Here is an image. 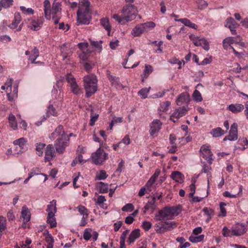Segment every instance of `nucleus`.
<instances>
[{"mask_svg": "<svg viewBox=\"0 0 248 248\" xmlns=\"http://www.w3.org/2000/svg\"><path fill=\"white\" fill-rule=\"evenodd\" d=\"M181 117V115L178 112V111L175 109V111L173 113V114L171 115L170 120L172 122L175 123L178 121V120Z\"/></svg>", "mask_w": 248, "mask_h": 248, "instance_id": "51", "label": "nucleus"}, {"mask_svg": "<svg viewBox=\"0 0 248 248\" xmlns=\"http://www.w3.org/2000/svg\"><path fill=\"white\" fill-rule=\"evenodd\" d=\"M61 55L63 60L67 59L73 53L72 48L70 47V44L64 43L60 46Z\"/></svg>", "mask_w": 248, "mask_h": 248, "instance_id": "11", "label": "nucleus"}, {"mask_svg": "<svg viewBox=\"0 0 248 248\" xmlns=\"http://www.w3.org/2000/svg\"><path fill=\"white\" fill-rule=\"evenodd\" d=\"M195 46H202L203 48L206 51L209 49V42L203 38L200 39L199 42H196L195 43Z\"/></svg>", "mask_w": 248, "mask_h": 248, "instance_id": "23", "label": "nucleus"}, {"mask_svg": "<svg viewBox=\"0 0 248 248\" xmlns=\"http://www.w3.org/2000/svg\"><path fill=\"white\" fill-rule=\"evenodd\" d=\"M237 139V124L236 123H233L231 126L229 131V135L226 136L223 140H229L230 141L236 140Z\"/></svg>", "mask_w": 248, "mask_h": 248, "instance_id": "9", "label": "nucleus"}, {"mask_svg": "<svg viewBox=\"0 0 248 248\" xmlns=\"http://www.w3.org/2000/svg\"><path fill=\"white\" fill-rule=\"evenodd\" d=\"M153 68L150 65H145V69L143 71L144 77L147 78L152 72Z\"/></svg>", "mask_w": 248, "mask_h": 248, "instance_id": "54", "label": "nucleus"}, {"mask_svg": "<svg viewBox=\"0 0 248 248\" xmlns=\"http://www.w3.org/2000/svg\"><path fill=\"white\" fill-rule=\"evenodd\" d=\"M57 113L56 109L52 105H50L47 108L46 117H44V119L46 120L47 118L49 117L50 115L56 116Z\"/></svg>", "mask_w": 248, "mask_h": 248, "instance_id": "35", "label": "nucleus"}, {"mask_svg": "<svg viewBox=\"0 0 248 248\" xmlns=\"http://www.w3.org/2000/svg\"><path fill=\"white\" fill-rule=\"evenodd\" d=\"M242 186H240L239 187V192L234 194H232L228 191H225L223 193V196L225 197H228L230 198H235L239 196L240 194H242Z\"/></svg>", "mask_w": 248, "mask_h": 248, "instance_id": "34", "label": "nucleus"}, {"mask_svg": "<svg viewBox=\"0 0 248 248\" xmlns=\"http://www.w3.org/2000/svg\"><path fill=\"white\" fill-rule=\"evenodd\" d=\"M144 27L142 24L137 25L132 30V34L134 36H139L142 33L145 32Z\"/></svg>", "mask_w": 248, "mask_h": 248, "instance_id": "19", "label": "nucleus"}, {"mask_svg": "<svg viewBox=\"0 0 248 248\" xmlns=\"http://www.w3.org/2000/svg\"><path fill=\"white\" fill-rule=\"evenodd\" d=\"M97 187L100 193H106L108 192V184L102 182L97 183Z\"/></svg>", "mask_w": 248, "mask_h": 248, "instance_id": "27", "label": "nucleus"}, {"mask_svg": "<svg viewBox=\"0 0 248 248\" xmlns=\"http://www.w3.org/2000/svg\"><path fill=\"white\" fill-rule=\"evenodd\" d=\"M53 213L50 212V213L47 214V222L49 224L51 228L55 227L56 226L57 223L56 219L54 217Z\"/></svg>", "mask_w": 248, "mask_h": 248, "instance_id": "29", "label": "nucleus"}, {"mask_svg": "<svg viewBox=\"0 0 248 248\" xmlns=\"http://www.w3.org/2000/svg\"><path fill=\"white\" fill-rule=\"evenodd\" d=\"M45 16L47 19L51 18V7L49 0H45L44 1Z\"/></svg>", "mask_w": 248, "mask_h": 248, "instance_id": "18", "label": "nucleus"}, {"mask_svg": "<svg viewBox=\"0 0 248 248\" xmlns=\"http://www.w3.org/2000/svg\"><path fill=\"white\" fill-rule=\"evenodd\" d=\"M21 216L24 219V223L26 224L30 220V215L29 214V211L27 208L23 207L21 211Z\"/></svg>", "mask_w": 248, "mask_h": 248, "instance_id": "31", "label": "nucleus"}, {"mask_svg": "<svg viewBox=\"0 0 248 248\" xmlns=\"http://www.w3.org/2000/svg\"><path fill=\"white\" fill-rule=\"evenodd\" d=\"M39 55V52L36 47H34L31 51V54L29 59H37Z\"/></svg>", "mask_w": 248, "mask_h": 248, "instance_id": "56", "label": "nucleus"}, {"mask_svg": "<svg viewBox=\"0 0 248 248\" xmlns=\"http://www.w3.org/2000/svg\"><path fill=\"white\" fill-rule=\"evenodd\" d=\"M101 25L108 31V35H110L111 30V26L110 25L109 20L107 18H103L100 19Z\"/></svg>", "mask_w": 248, "mask_h": 248, "instance_id": "28", "label": "nucleus"}, {"mask_svg": "<svg viewBox=\"0 0 248 248\" xmlns=\"http://www.w3.org/2000/svg\"><path fill=\"white\" fill-rule=\"evenodd\" d=\"M83 81L86 91V96L89 97L97 90L96 76L93 74L87 75L84 77Z\"/></svg>", "mask_w": 248, "mask_h": 248, "instance_id": "3", "label": "nucleus"}, {"mask_svg": "<svg viewBox=\"0 0 248 248\" xmlns=\"http://www.w3.org/2000/svg\"><path fill=\"white\" fill-rule=\"evenodd\" d=\"M176 110L180 113L181 117H182L186 114V112L188 111V108L184 106L177 108Z\"/></svg>", "mask_w": 248, "mask_h": 248, "instance_id": "63", "label": "nucleus"}, {"mask_svg": "<svg viewBox=\"0 0 248 248\" xmlns=\"http://www.w3.org/2000/svg\"><path fill=\"white\" fill-rule=\"evenodd\" d=\"M244 108V106L241 104H232L228 107V109L233 113L241 112Z\"/></svg>", "mask_w": 248, "mask_h": 248, "instance_id": "16", "label": "nucleus"}, {"mask_svg": "<svg viewBox=\"0 0 248 248\" xmlns=\"http://www.w3.org/2000/svg\"><path fill=\"white\" fill-rule=\"evenodd\" d=\"M143 26L144 27V29L145 32H147L153 29L155 26V24L152 21L147 22L144 23H142Z\"/></svg>", "mask_w": 248, "mask_h": 248, "instance_id": "38", "label": "nucleus"}, {"mask_svg": "<svg viewBox=\"0 0 248 248\" xmlns=\"http://www.w3.org/2000/svg\"><path fill=\"white\" fill-rule=\"evenodd\" d=\"M70 87L71 91L74 94L76 95H78L80 93L81 90L79 88L76 82H73L72 84L70 85Z\"/></svg>", "mask_w": 248, "mask_h": 248, "instance_id": "44", "label": "nucleus"}, {"mask_svg": "<svg viewBox=\"0 0 248 248\" xmlns=\"http://www.w3.org/2000/svg\"><path fill=\"white\" fill-rule=\"evenodd\" d=\"M156 206L154 203V200H149L143 208L144 210L143 213L145 214L146 211L150 209H151L152 211L153 212L156 209Z\"/></svg>", "mask_w": 248, "mask_h": 248, "instance_id": "33", "label": "nucleus"}, {"mask_svg": "<svg viewBox=\"0 0 248 248\" xmlns=\"http://www.w3.org/2000/svg\"><path fill=\"white\" fill-rule=\"evenodd\" d=\"M88 46L87 43H79L78 44V47L82 50V52H86L88 51Z\"/></svg>", "mask_w": 248, "mask_h": 248, "instance_id": "61", "label": "nucleus"}, {"mask_svg": "<svg viewBox=\"0 0 248 248\" xmlns=\"http://www.w3.org/2000/svg\"><path fill=\"white\" fill-rule=\"evenodd\" d=\"M99 116V114H93V112H92L91 114V119L89 122V125L91 126H93L94 125L95 122L97 121Z\"/></svg>", "mask_w": 248, "mask_h": 248, "instance_id": "49", "label": "nucleus"}, {"mask_svg": "<svg viewBox=\"0 0 248 248\" xmlns=\"http://www.w3.org/2000/svg\"><path fill=\"white\" fill-rule=\"evenodd\" d=\"M162 230L164 233L167 231H171L176 227V222L174 221H166L162 220Z\"/></svg>", "mask_w": 248, "mask_h": 248, "instance_id": "15", "label": "nucleus"}, {"mask_svg": "<svg viewBox=\"0 0 248 248\" xmlns=\"http://www.w3.org/2000/svg\"><path fill=\"white\" fill-rule=\"evenodd\" d=\"M202 211L205 213V214L207 216V218L206 219V222H209L210 220L212 219L213 216L214 215V211L213 209L211 208H208L207 207H204L202 209Z\"/></svg>", "mask_w": 248, "mask_h": 248, "instance_id": "30", "label": "nucleus"}, {"mask_svg": "<svg viewBox=\"0 0 248 248\" xmlns=\"http://www.w3.org/2000/svg\"><path fill=\"white\" fill-rule=\"evenodd\" d=\"M14 18V22H13L9 26V27L11 29H13L16 28L21 20V18L20 14L19 13H16L15 14Z\"/></svg>", "mask_w": 248, "mask_h": 248, "instance_id": "26", "label": "nucleus"}, {"mask_svg": "<svg viewBox=\"0 0 248 248\" xmlns=\"http://www.w3.org/2000/svg\"><path fill=\"white\" fill-rule=\"evenodd\" d=\"M162 125L161 122L158 119L154 120L150 124V135L153 136L159 132Z\"/></svg>", "mask_w": 248, "mask_h": 248, "instance_id": "12", "label": "nucleus"}, {"mask_svg": "<svg viewBox=\"0 0 248 248\" xmlns=\"http://www.w3.org/2000/svg\"><path fill=\"white\" fill-rule=\"evenodd\" d=\"M43 22L44 18L43 17H40L37 20L30 19L28 23V27L32 30L37 31L39 30L41 25L43 24Z\"/></svg>", "mask_w": 248, "mask_h": 248, "instance_id": "10", "label": "nucleus"}, {"mask_svg": "<svg viewBox=\"0 0 248 248\" xmlns=\"http://www.w3.org/2000/svg\"><path fill=\"white\" fill-rule=\"evenodd\" d=\"M79 7H83V10H90V2L88 0H79Z\"/></svg>", "mask_w": 248, "mask_h": 248, "instance_id": "43", "label": "nucleus"}, {"mask_svg": "<svg viewBox=\"0 0 248 248\" xmlns=\"http://www.w3.org/2000/svg\"><path fill=\"white\" fill-rule=\"evenodd\" d=\"M140 230L136 229L132 231L130 233L127 242L129 244L134 243V242L140 237Z\"/></svg>", "mask_w": 248, "mask_h": 248, "instance_id": "17", "label": "nucleus"}, {"mask_svg": "<svg viewBox=\"0 0 248 248\" xmlns=\"http://www.w3.org/2000/svg\"><path fill=\"white\" fill-rule=\"evenodd\" d=\"M137 9L136 6L131 4L124 5L122 10V16L117 14L112 16V18L119 24L124 25L127 22L134 20L136 16Z\"/></svg>", "mask_w": 248, "mask_h": 248, "instance_id": "2", "label": "nucleus"}, {"mask_svg": "<svg viewBox=\"0 0 248 248\" xmlns=\"http://www.w3.org/2000/svg\"><path fill=\"white\" fill-rule=\"evenodd\" d=\"M108 79L110 81L111 84L116 88H119L123 87L122 84L120 83L119 78L112 75L108 76Z\"/></svg>", "mask_w": 248, "mask_h": 248, "instance_id": "22", "label": "nucleus"}, {"mask_svg": "<svg viewBox=\"0 0 248 248\" xmlns=\"http://www.w3.org/2000/svg\"><path fill=\"white\" fill-rule=\"evenodd\" d=\"M171 214L173 217L177 216L181 212V209L179 206H169Z\"/></svg>", "mask_w": 248, "mask_h": 248, "instance_id": "50", "label": "nucleus"}, {"mask_svg": "<svg viewBox=\"0 0 248 248\" xmlns=\"http://www.w3.org/2000/svg\"><path fill=\"white\" fill-rule=\"evenodd\" d=\"M235 25H236V23L235 21L231 17L227 18L226 20V23L225 24V26L228 27L230 29H235Z\"/></svg>", "mask_w": 248, "mask_h": 248, "instance_id": "39", "label": "nucleus"}, {"mask_svg": "<svg viewBox=\"0 0 248 248\" xmlns=\"http://www.w3.org/2000/svg\"><path fill=\"white\" fill-rule=\"evenodd\" d=\"M176 21H179L184 24L185 26H187L188 27L196 29L197 28V26L192 23L189 19L187 18H181L179 19H175Z\"/></svg>", "mask_w": 248, "mask_h": 248, "instance_id": "24", "label": "nucleus"}, {"mask_svg": "<svg viewBox=\"0 0 248 248\" xmlns=\"http://www.w3.org/2000/svg\"><path fill=\"white\" fill-rule=\"evenodd\" d=\"M201 156L206 160L208 162L211 164L212 163L213 154L210 151L209 146L202 145L200 149Z\"/></svg>", "mask_w": 248, "mask_h": 248, "instance_id": "7", "label": "nucleus"}, {"mask_svg": "<svg viewBox=\"0 0 248 248\" xmlns=\"http://www.w3.org/2000/svg\"><path fill=\"white\" fill-rule=\"evenodd\" d=\"M226 205V204L225 202H221L219 203V208L220 210V214L219 215L221 217H225L226 216V211L225 208V206Z\"/></svg>", "mask_w": 248, "mask_h": 248, "instance_id": "52", "label": "nucleus"}, {"mask_svg": "<svg viewBox=\"0 0 248 248\" xmlns=\"http://www.w3.org/2000/svg\"><path fill=\"white\" fill-rule=\"evenodd\" d=\"M210 134L213 137L217 138L225 134V132L220 127H217L213 129L211 131Z\"/></svg>", "mask_w": 248, "mask_h": 248, "instance_id": "32", "label": "nucleus"}, {"mask_svg": "<svg viewBox=\"0 0 248 248\" xmlns=\"http://www.w3.org/2000/svg\"><path fill=\"white\" fill-rule=\"evenodd\" d=\"M56 138L57 139L54 146L58 153L62 154L69 144V136L65 134L62 125H58L49 136V138L51 140H54Z\"/></svg>", "mask_w": 248, "mask_h": 248, "instance_id": "1", "label": "nucleus"}, {"mask_svg": "<svg viewBox=\"0 0 248 248\" xmlns=\"http://www.w3.org/2000/svg\"><path fill=\"white\" fill-rule=\"evenodd\" d=\"M192 97L196 102H201L202 100V98L201 93L197 90H195L194 91Z\"/></svg>", "mask_w": 248, "mask_h": 248, "instance_id": "46", "label": "nucleus"}, {"mask_svg": "<svg viewBox=\"0 0 248 248\" xmlns=\"http://www.w3.org/2000/svg\"><path fill=\"white\" fill-rule=\"evenodd\" d=\"M171 178L176 182L181 183L183 182V177L182 173L178 171H173L171 174Z\"/></svg>", "mask_w": 248, "mask_h": 248, "instance_id": "21", "label": "nucleus"}, {"mask_svg": "<svg viewBox=\"0 0 248 248\" xmlns=\"http://www.w3.org/2000/svg\"><path fill=\"white\" fill-rule=\"evenodd\" d=\"M61 3L59 2H54L51 9V15H59V13L61 12Z\"/></svg>", "mask_w": 248, "mask_h": 248, "instance_id": "20", "label": "nucleus"}, {"mask_svg": "<svg viewBox=\"0 0 248 248\" xmlns=\"http://www.w3.org/2000/svg\"><path fill=\"white\" fill-rule=\"evenodd\" d=\"M46 211L48 212V213H50L52 212L53 213L54 215L57 212L56 208V201L55 200H53L51 202H50V203L47 205V209Z\"/></svg>", "mask_w": 248, "mask_h": 248, "instance_id": "25", "label": "nucleus"}, {"mask_svg": "<svg viewBox=\"0 0 248 248\" xmlns=\"http://www.w3.org/2000/svg\"><path fill=\"white\" fill-rule=\"evenodd\" d=\"M141 226L145 231H148L151 228L152 224L149 221H144Z\"/></svg>", "mask_w": 248, "mask_h": 248, "instance_id": "58", "label": "nucleus"}, {"mask_svg": "<svg viewBox=\"0 0 248 248\" xmlns=\"http://www.w3.org/2000/svg\"><path fill=\"white\" fill-rule=\"evenodd\" d=\"M162 221L156 223L155 226V230L157 233L163 234V231L162 230Z\"/></svg>", "mask_w": 248, "mask_h": 248, "instance_id": "57", "label": "nucleus"}, {"mask_svg": "<svg viewBox=\"0 0 248 248\" xmlns=\"http://www.w3.org/2000/svg\"><path fill=\"white\" fill-rule=\"evenodd\" d=\"M26 142V140L24 138H20L14 141V145H18L21 149H24V145Z\"/></svg>", "mask_w": 248, "mask_h": 248, "instance_id": "40", "label": "nucleus"}, {"mask_svg": "<svg viewBox=\"0 0 248 248\" xmlns=\"http://www.w3.org/2000/svg\"><path fill=\"white\" fill-rule=\"evenodd\" d=\"M247 231L245 226L242 224H237L234 229L231 231V235L240 236L243 235Z\"/></svg>", "mask_w": 248, "mask_h": 248, "instance_id": "13", "label": "nucleus"}, {"mask_svg": "<svg viewBox=\"0 0 248 248\" xmlns=\"http://www.w3.org/2000/svg\"><path fill=\"white\" fill-rule=\"evenodd\" d=\"M45 156V162H49L53 159L56 156V153L54 149V145L50 144L46 148Z\"/></svg>", "mask_w": 248, "mask_h": 248, "instance_id": "8", "label": "nucleus"}, {"mask_svg": "<svg viewBox=\"0 0 248 248\" xmlns=\"http://www.w3.org/2000/svg\"><path fill=\"white\" fill-rule=\"evenodd\" d=\"M66 81L70 84V85L72 84V82H76L75 79L73 76L71 74H68L66 76Z\"/></svg>", "mask_w": 248, "mask_h": 248, "instance_id": "64", "label": "nucleus"}, {"mask_svg": "<svg viewBox=\"0 0 248 248\" xmlns=\"http://www.w3.org/2000/svg\"><path fill=\"white\" fill-rule=\"evenodd\" d=\"M6 228L5 218L2 216H0V230H4Z\"/></svg>", "mask_w": 248, "mask_h": 248, "instance_id": "62", "label": "nucleus"}, {"mask_svg": "<svg viewBox=\"0 0 248 248\" xmlns=\"http://www.w3.org/2000/svg\"><path fill=\"white\" fill-rule=\"evenodd\" d=\"M151 87L148 88H144L141 89L138 92V95L141 97L142 98L145 99L147 98L148 93L150 91Z\"/></svg>", "mask_w": 248, "mask_h": 248, "instance_id": "42", "label": "nucleus"}, {"mask_svg": "<svg viewBox=\"0 0 248 248\" xmlns=\"http://www.w3.org/2000/svg\"><path fill=\"white\" fill-rule=\"evenodd\" d=\"M46 144L43 143L39 142L36 144V153L39 156H42L43 154V149Z\"/></svg>", "mask_w": 248, "mask_h": 248, "instance_id": "37", "label": "nucleus"}, {"mask_svg": "<svg viewBox=\"0 0 248 248\" xmlns=\"http://www.w3.org/2000/svg\"><path fill=\"white\" fill-rule=\"evenodd\" d=\"M40 170L39 168L35 167L31 169V172L28 174V175L32 178L33 176L40 174Z\"/></svg>", "mask_w": 248, "mask_h": 248, "instance_id": "55", "label": "nucleus"}, {"mask_svg": "<svg viewBox=\"0 0 248 248\" xmlns=\"http://www.w3.org/2000/svg\"><path fill=\"white\" fill-rule=\"evenodd\" d=\"M9 124L10 126L14 129L16 130L17 129V124L16 121V117L15 115H14L12 114H11L9 116Z\"/></svg>", "mask_w": 248, "mask_h": 248, "instance_id": "36", "label": "nucleus"}, {"mask_svg": "<svg viewBox=\"0 0 248 248\" xmlns=\"http://www.w3.org/2000/svg\"><path fill=\"white\" fill-rule=\"evenodd\" d=\"M108 177L106 172L104 170H101L98 172L95 176V179L98 180H104Z\"/></svg>", "mask_w": 248, "mask_h": 248, "instance_id": "45", "label": "nucleus"}, {"mask_svg": "<svg viewBox=\"0 0 248 248\" xmlns=\"http://www.w3.org/2000/svg\"><path fill=\"white\" fill-rule=\"evenodd\" d=\"M198 8L199 9L202 10L206 8L208 6L207 1L204 0H197Z\"/></svg>", "mask_w": 248, "mask_h": 248, "instance_id": "48", "label": "nucleus"}, {"mask_svg": "<svg viewBox=\"0 0 248 248\" xmlns=\"http://www.w3.org/2000/svg\"><path fill=\"white\" fill-rule=\"evenodd\" d=\"M134 206L131 203H127L123 206L122 208L123 211L125 212H131L134 210Z\"/></svg>", "mask_w": 248, "mask_h": 248, "instance_id": "60", "label": "nucleus"}, {"mask_svg": "<svg viewBox=\"0 0 248 248\" xmlns=\"http://www.w3.org/2000/svg\"><path fill=\"white\" fill-rule=\"evenodd\" d=\"M189 101V94L187 93H183L177 97L176 102L178 106H181L183 104L187 105Z\"/></svg>", "mask_w": 248, "mask_h": 248, "instance_id": "14", "label": "nucleus"}, {"mask_svg": "<svg viewBox=\"0 0 248 248\" xmlns=\"http://www.w3.org/2000/svg\"><path fill=\"white\" fill-rule=\"evenodd\" d=\"M103 143H101V146L96 151L92 154L93 162L96 165H101L103 162L108 158V154L101 149Z\"/></svg>", "mask_w": 248, "mask_h": 248, "instance_id": "5", "label": "nucleus"}, {"mask_svg": "<svg viewBox=\"0 0 248 248\" xmlns=\"http://www.w3.org/2000/svg\"><path fill=\"white\" fill-rule=\"evenodd\" d=\"M83 7H78L77 11V22L79 24L88 25L91 19V14L90 10H83Z\"/></svg>", "mask_w": 248, "mask_h": 248, "instance_id": "4", "label": "nucleus"}, {"mask_svg": "<svg viewBox=\"0 0 248 248\" xmlns=\"http://www.w3.org/2000/svg\"><path fill=\"white\" fill-rule=\"evenodd\" d=\"M173 217L169 206H167L158 211L154 217L155 221L165 220L166 219H171Z\"/></svg>", "mask_w": 248, "mask_h": 248, "instance_id": "6", "label": "nucleus"}, {"mask_svg": "<svg viewBox=\"0 0 248 248\" xmlns=\"http://www.w3.org/2000/svg\"><path fill=\"white\" fill-rule=\"evenodd\" d=\"M0 1L2 7L7 8L13 5V0H1Z\"/></svg>", "mask_w": 248, "mask_h": 248, "instance_id": "59", "label": "nucleus"}, {"mask_svg": "<svg viewBox=\"0 0 248 248\" xmlns=\"http://www.w3.org/2000/svg\"><path fill=\"white\" fill-rule=\"evenodd\" d=\"M170 103L168 101L161 103L159 110L161 111H165L167 110L168 107L170 106Z\"/></svg>", "mask_w": 248, "mask_h": 248, "instance_id": "53", "label": "nucleus"}, {"mask_svg": "<svg viewBox=\"0 0 248 248\" xmlns=\"http://www.w3.org/2000/svg\"><path fill=\"white\" fill-rule=\"evenodd\" d=\"M77 209L81 215L86 216V217H88V211L85 206L80 205L77 207Z\"/></svg>", "mask_w": 248, "mask_h": 248, "instance_id": "41", "label": "nucleus"}, {"mask_svg": "<svg viewBox=\"0 0 248 248\" xmlns=\"http://www.w3.org/2000/svg\"><path fill=\"white\" fill-rule=\"evenodd\" d=\"M203 238H204V235L202 234V235H200V236H190L189 237V239L190 241V242H191L192 243H197V242H202V241H203Z\"/></svg>", "mask_w": 248, "mask_h": 248, "instance_id": "47", "label": "nucleus"}]
</instances>
